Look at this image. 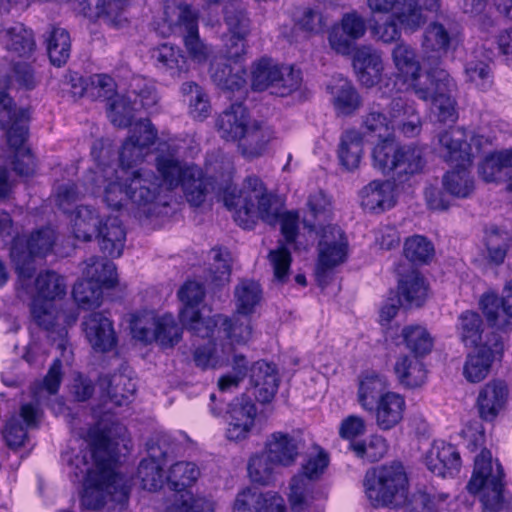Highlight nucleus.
I'll return each instance as SVG.
<instances>
[{
    "label": "nucleus",
    "instance_id": "obj_1",
    "mask_svg": "<svg viewBox=\"0 0 512 512\" xmlns=\"http://www.w3.org/2000/svg\"><path fill=\"white\" fill-rule=\"evenodd\" d=\"M89 450H80L73 457L62 454L75 477L83 476L81 505L88 510H100L108 500L127 502L130 487L123 475L113 469L115 444L110 430L99 425L87 431Z\"/></svg>",
    "mask_w": 512,
    "mask_h": 512
},
{
    "label": "nucleus",
    "instance_id": "obj_2",
    "mask_svg": "<svg viewBox=\"0 0 512 512\" xmlns=\"http://www.w3.org/2000/svg\"><path fill=\"white\" fill-rule=\"evenodd\" d=\"M392 60L396 74L402 79V85L411 88L422 101H431L437 109L440 122L457 119L456 100L453 93L457 84L449 72L441 66L428 65L426 79L428 85L420 81L421 64L416 50L406 43H398L392 50Z\"/></svg>",
    "mask_w": 512,
    "mask_h": 512
},
{
    "label": "nucleus",
    "instance_id": "obj_3",
    "mask_svg": "<svg viewBox=\"0 0 512 512\" xmlns=\"http://www.w3.org/2000/svg\"><path fill=\"white\" fill-rule=\"evenodd\" d=\"M438 142L444 161L454 165V168L443 176L444 190L454 197L468 198L475 186L474 179L468 171L473 155L465 128L453 127L444 130L438 135Z\"/></svg>",
    "mask_w": 512,
    "mask_h": 512
},
{
    "label": "nucleus",
    "instance_id": "obj_4",
    "mask_svg": "<svg viewBox=\"0 0 512 512\" xmlns=\"http://www.w3.org/2000/svg\"><path fill=\"white\" fill-rule=\"evenodd\" d=\"M363 486L366 497L375 508H400L408 500L409 480L400 462L368 469Z\"/></svg>",
    "mask_w": 512,
    "mask_h": 512
},
{
    "label": "nucleus",
    "instance_id": "obj_5",
    "mask_svg": "<svg viewBox=\"0 0 512 512\" xmlns=\"http://www.w3.org/2000/svg\"><path fill=\"white\" fill-rule=\"evenodd\" d=\"M155 167L166 195L180 186L192 206L199 207L204 203L208 182L200 167L187 164L170 154L157 155Z\"/></svg>",
    "mask_w": 512,
    "mask_h": 512
},
{
    "label": "nucleus",
    "instance_id": "obj_6",
    "mask_svg": "<svg viewBox=\"0 0 512 512\" xmlns=\"http://www.w3.org/2000/svg\"><path fill=\"white\" fill-rule=\"evenodd\" d=\"M372 165L384 175L392 174L399 182H405L423 171L426 160L421 147L401 144L395 137H388L374 146Z\"/></svg>",
    "mask_w": 512,
    "mask_h": 512
},
{
    "label": "nucleus",
    "instance_id": "obj_7",
    "mask_svg": "<svg viewBox=\"0 0 512 512\" xmlns=\"http://www.w3.org/2000/svg\"><path fill=\"white\" fill-rule=\"evenodd\" d=\"M0 129L6 132L7 143L14 150L13 171L21 177L33 176L35 157L24 147L29 134L25 112L16 109L14 100L5 91H0Z\"/></svg>",
    "mask_w": 512,
    "mask_h": 512
},
{
    "label": "nucleus",
    "instance_id": "obj_8",
    "mask_svg": "<svg viewBox=\"0 0 512 512\" xmlns=\"http://www.w3.org/2000/svg\"><path fill=\"white\" fill-rule=\"evenodd\" d=\"M505 473L500 462L493 465L490 450L484 448L475 457L472 476L466 489L479 495L484 512H499L504 507Z\"/></svg>",
    "mask_w": 512,
    "mask_h": 512
},
{
    "label": "nucleus",
    "instance_id": "obj_9",
    "mask_svg": "<svg viewBox=\"0 0 512 512\" xmlns=\"http://www.w3.org/2000/svg\"><path fill=\"white\" fill-rule=\"evenodd\" d=\"M35 288L30 304L31 316L36 325L50 331L55 323L53 302L66 295L64 278L55 271L46 270L36 277Z\"/></svg>",
    "mask_w": 512,
    "mask_h": 512
},
{
    "label": "nucleus",
    "instance_id": "obj_10",
    "mask_svg": "<svg viewBox=\"0 0 512 512\" xmlns=\"http://www.w3.org/2000/svg\"><path fill=\"white\" fill-rule=\"evenodd\" d=\"M348 249V239L339 226L327 225L322 229L315 270L316 280L320 286L328 285L333 269L346 261Z\"/></svg>",
    "mask_w": 512,
    "mask_h": 512
},
{
    "label": "nucleus",
    "instance_id": "obj_11",
    "mask_svg": "<svg viewBox=\"0 0 512 512\" xmlns=\"http://www.w3.org/2000/svg\"><path fill=\"white\" fill-rule=\"evenodd\" d=\"M134 339L144 343H157L161 348H172L182 339L183 329L170 314L160 317L134 315L130 323Z\"/></svg>",
    "mask_w": 512,
    "mask_h": 512
},
{
    "label": "nucleus",
    "instance_id": "obj_12",
    "mask_svg": "<svg viewBox=\"0 0 512 512\" xmlns=\"http://www.w3.org/2000/svg\"><path fill=\"white\" fill-rule=\"evenodd\" d=\"M329 464L328 454L321 450L317 455L310 457L302 466V475L293 477L290 484L289 502L292 512H323V505L315 503L310 493L307 480L318 479Z\"/></svg>",
    "mask_w": 512,
    "mask_h": 512
},
{
    "label": "nucleus",
    "instance_id": "obj_13",
    "mask_svg": "<svg viewBox=\"0 0 512 512\" xmlns=\"http://www.w3.org/2000/svg\"><path fill=\"white\" fill-rule=\"evenodd\" d=\"M126 188L129 200L147 215L153 205H168V195L158 175L150 169L139 168L126 173Z\"/></svg>",
    "mask_w": 512,
    "mask_h": 512
},
{
    "label": "nucleus",
    "instance_id": "obj_14",
    "mask_svg": "<svg viewBox=\"0 0 512 512\" xmlns=\"http://www.w3.org/2000/svg\"><path fill=\"white\" fill-rule=\"evenodd\" d=\"M267 193L264 182L256 175L247 176L240 195L225 193L224 205L234 210V220L243 229H253L256 224L255 200Z\"/></svg>",
    "mask_w": 512,
    "mask_h": 512
},
{
    "label": "nucleus",
    "instance_id": "obj_15",
    "mask_svg": "<svg viewBox=\"0 0 512 512\" xmlns=\"http://www.w3.org/2000/svg\"><path fill=\"white\" fill-rule=\"evenodd\" d=\"M462 39L452 26L434 21L428 24L423 33L422 48L428 65L440 66L441 59L449 52H455Z\"/></svg>",
    "mask_w": 512,
    "mask_h": 512
},
{
    "label": "nucleus",
    "instance_id": "obj_16",
    "mask_svg": "<svg viewBox=\"0 0 512 512\" xmlns=\"http://www.w3.org/2000/svg\"><path fill=\"white\" fill-rule=\"evenodd\" d=\"M504 354L502 337L487 338L483 345L469 352L463 365V376L470 383L482 382L489 375L496 360Z\"/></svg>",
    "mask_w": 512,
    "mask_h": 512
},
{
    "label": "nucleus",
    "instance_id": "obj_17",
    "mask_svg": "<svg viewBox=\"0 0 512 512\" xmlns=\"http://www.w3.org/2000/svg\"><path fill=\"white\" fill-rule=\"evenodd\" d=\"M366 23L357 12L345 13L339 25L329 31L328 41L331 48L338 54L349 55L354 49L356 40L364 36Z\"/></svg>",
    "mask_w": 512,
    "mask_h": 512
},
{
    "label": "nucleus",
    "instance_id": "obj_18",
    "mask_svg": "<svg viewBox=\"0 0 512 512\" xmlns=\"http://www.w3.org/2000/svg\"><path fill=\"white\" fill-rule=\"evenodd\" d=\"M368 6L375 12H393L406 32H415L426 22L418 0H367Z\"/></svg>",
    "mask_w": 512,
    "mask_h": 512
},
{
    "label": "nucleus",
    "instance_id": "obj_19",
    "mask_svg": "<svg viewBox=\"0 0 512 512\" xmlns=\"http://www.w3.org/2000/svg\"><path fill=\"white\" fill-rule=\"evenodd\" d=\"M83 331L88 343L96 352L106 353L117 345L113 321L103 312H91L84 317Z\"/></svg>",
    "mask_w": 512,
    "mask_h": 512
},
{
    "label": "nucleus",
    "instance_id": "obj_20",
    "mask_svg": "<svg viewBox=\"0 0 512 512\" xmlns=\"http://www.w3.org/2000/svg\"><path fill=\"white\" fill-rule=\"evenodd\" d=\"M455 332L459 342L466 348H478L487 338L501 337L493 327H487L478 312L472 310H465L458 315Z\"/></svg>",
    "mask_w": 512,
    "mask_h": 512
},
{
    "label": "nucleus",
    "instance_id": "obj_21",
    "mask_svg": "<svg viewBox=\"0 0 512 512\" xmlns=\"http://www.w3.org/2000/svg\"><path fill=\"white\" fill-rule=\"evenodd\" d=\"M224 20L231 32L225 43V56L229 60L238 62L246 53L245 37L248 33V24L242 9L235 8L234 3L224 6Z\"/></svg>",
    "mask_w": 512,
    "mask_h": 512
},
{
    "label": "nucleus",
    "instance_id": "obj_22",
    "mask_svg": "<svg viewBox=\"0 0 512 512\" xmlns=\"http://www.w3.org/2000/svg\"><path fill=\"white\" fill-rule=\"evenodd\" d=\"M425 465L437 476L453 477L460 470L461 457L454 445L443 441L434 442L425 456Z\"/></svg>",
    "mask_w": 512,
    "mask_h": 512
},
{
    "label": "nucleus",
    "instance_id": "obj_23",
    "mask_svg": "<svg viewBox=\"0 0 512 512\" xmlns=\"http://www.w3.org/2000/svg\"><path fill=\"white\" fill-rule=\"evenodd\" d=\"M147 451L149 457L140 461L137 475L143 489L158 491L163 487L166 480L164 478L163 465L167 451L162 450L159 444L155 445L152 441L147 443Z\"/></svg>",
    "mask_w": 512,
    "mask_h": 512
},
{
    "label": "nucleus",
    "instance_id": "obj_24",
    "mask_svg": "<svg viewBox=\"0 0 512 512\" xmlns=\"http://www.w3.org/2000/svg\"><path fill=\"white\" fill-rule=\"evenodd\" d=\"M353 67L359 82L367 88L378 84L384 69L381 54L371 46H361L355 50Z\"/></svg>",
    "mask_w": 512,
    "mask_h": 512
},
{
    "label": "nucleus",
    "instance_id": "obj_25",
    "mask_svg": "<svg viewBox=\"0 0 512 512\" xmlns=\"http://www.w3.org/2000/svg\"><path fill=\"white\" fill-rule=\"evenodd\" d=\"M154 66L172 78H180L189 70L188 61L182 49L174 44H160L150 52Z\"/></svg>",
    "mask_w": 512,
    "mask_h": 512
},
{
    "label": "nucleus",
    "instance_id": "obj_26",
    "mask_svg": "<svg viewBox=\"0 0 512 512\" xmlns=\"http://www.w3.org/2000/svg\"><path fill=\"white\" fill-rule=\"evenodd\" d=\"M249 112L241 102L232 103L217 118L216 127L226 141L241 140L248 128Z\"/></svg>",
    "mask_w": 512,
    "mask_h": 512
},
{
    "label": "nucleus",
    "instance_id": "obj_27",
    "mask_svg": "<svg viewBox=\"0 0 512 512\" xmlns=\"http://www.w3.org/2000/svg\"><path fill=\"white\" fill-rule=\"evenodd\" d=\"M398 302L408 308L421 307L428 298L429 285L417 270L403 274L398 280Z\"/></svg>",
    "mask_w": 512,
    "mask_h": 512
},
{
    "label": "nucleus",
    "instance_id": "obj_28",
    "mask_svg": "<svg viewBox=\"0 0 512 512\" xmlns=\"http://www.w3.org/2000/svg\"><path fill=\"white\" fill-rule=\"evenodd\" d=\"M508 397L507 385L500 380L488 382L479 392L477 407L480 417L485 421L494 420L504 408Z\"/></svg>",
    "mask_w": 512,
    "mask_h": 512
},
{
    "label": "nucleus",
    "instance_id": "obj_29",
    "mask_svg": "<svg viewBox=\"0 0 512 512\" xmlns=\"http://www.w3.org/2000/svg\"><path fill=\"white\" fill-rule=\"evenodd\" d=\"M250 383L255 389L256 399L261 403H269L279 386L275 365L264 360L255 362L251 368Z\"/></svg>",
    "mask_w": 512,
    "mask_h": 512
},
{
    "label": "nucleus",
    "instance_id": "obj_30",
    "mask_svg": "<svg viewBox=\"0 0 512 512\" xmlns=\"http://www.w3.org/2000/svg\"><path fill=\"white\" fill-rule=\"evenodd\" d=\"M95 236L105 255L113 258L121 256L125 246L126 231L118 217H107L104 222H100Z\"/></svg>",
    "mask_w": 512,
    "mask_h": 512
},
{
    "label": "nucleus",
    "instance_id": "obj_31",
    "mask_svg": "<svg viewBox=\"0 0 512 512\" xmlns=\"http://www.w3.org/2000/svg\"><path fill=\"white\" fill-rule=\"evenodd\" d=\"M389 388V382L385 375L374 371H363L359 376L357 398L361 407L372 412L378 399Z\"/></svg>",
    "mask_w": 512,
    "mask_h": 512
},
{
    "label": "nucleus",
    "instance_id": "obj_32",
    "mask_svg": "<svg viewBox=\"0 0 512 512\" xmlns=\"http://www.w3.org/2000/svg\"><path fill=\"white\" fill-rule=\"evenodd\" d=\"M406 402L402 395L395 392H386L374 406L376 424L381 430H390L403 419Z\"/></svg>",
    "mask_w": 512,
    "mask_h": 512
},
{
    "label": "nucleus",
    "instance_id": "obj_33",
    "mask_svg": "<svg viewBox=\"0 0 512 512\" xmlns=\"http://www.w3.org/2000/svg\"><path fill=\"white\" fill-rule=\"evenodd\" d=\"M364 154L363 134L357 129H348L341 134L338 146L340 164L348 171L359 167Z\"/></svg>",
    "mask_w": 512,
    "mask_h": 512
},
{
    "label": "nucleus",
    "instance_id": "obj_34",
    "mask_svg": "<svg viewBox=\"0 0 512 512\" xmlns=\"http://www.w3.org/2000/svg\"><path fill=\"white\" fill-rule=\"evenodd\" d=\"M394 184L389 180H373L361 192L362 205L373 212L394 206Z\"/></svg>",
    "mask_w": 512,
    "mask_h": 512
},
{
    "label": "nucleus",
    "instance_id": "obj_35",
    "mask_svg": "<svg viewBox=\"0 0 512 512\" xmlns=\"http://www.w3.org/2000/svg\"><path fill=\"white\" fill-rule=\"evenodd\" d=\"M221 314L212 317H203L200 310H180L179 320L182 326L193 335L208 338L209 341L220 339L218 329L220 328Z\"/></svg>",
    "mask_w": 512,
    "mask_h": 512
},
{
    "label": "nucleus",
    "instance_id": "obj_36",
    "mask_svg": "<svg viewBox=\"0 0 512 512\" xmlns=\"http://www.w3.org/2000/svg\"><path fill=\"white\" fill-rule=\"evenodd\" d=\"M298 442L289 433L274 432L266 443V452L270 459L282 466L292 465L298 456Z\"/></svg>",
    "mask_w": 512,
    "mask_h": 512
},
{
    "label": "nucleus",
    "instance_id": "obj_37",
    "mask_svg": "<svg viewBox=\"0 0 512 512\" xmlns=\"http://www.w3.org/2000/svg\"><path fill=\"white\" fill-rule=\"evenodd\" d=\"M101 387L107 392L109 401L115 406L128 405L134 399L136 383L123 373H116L100 379Z\"/></svg>",
    "mask_w": 512,
    "mask_h": 512
},
{
    "label": "nucleus",
    "instance_id": "obj_38",
    "mask_svg": "<svg viewBox=\"0 0 512 512\" xmlns=\"http://www.w3.org/2000/svg\"><path fill=\"white\" fill-rule=\"evenodd\" d=\"M250 316L241 315L237 312L232 317L221 314L218 337L237 344L247 343L252 338L253 333Z\"/></svg>",
    "mask_w": 512,
    "mask_h": 512
},
{
    "label": "nucleus",
    "instance_id": "obj_39",
    "mask_svg": "<svg viewBox=\"0 0 512 512\" xmlns=\"http://www.w3.org/2000/svg\"><path fill=\"white\" fill-rule=\"evenodd\" d=\"M394 372L401 385L406 388H417L422 386L427 379V370L418 357L403 355L399 357L394 365Z\"/></svg>",
    "mask_w": 512,
    "mask_h": 512
},
{
    "label": "nucleus",
    "instance_id": "obj_40",
    "mask_svg": "<svg viewBox=\"0 0 512 512\" xmlns=\"http://www.w3.org/2000/svg\"><path fill=\"white\" fill-rule=\"evenodd\" d=\"M484 245L489 263L499 266L512 245V236L507 230L491 225L485 229Z\"/></svg>",
    "mask_w": 512,
    "mask_h": 512
},
{
    "label": "nucleus",
    "instance_id": "obj_41",
    "mask_svg": "<svg viewBox=\"0 0 512 512\" xmlns=\"http://www.w3.org/2000/svg\"><path fill=\"white\" fill-rule=\"evenodd\" d=\"M361 127L366 134L379 138V141L394 137V124L383 112V106L377 102L368 105L367 112L362 117Z\"/></svg>",
    "mask_w": 512,
    "mask_h": 512
},
{
    "label": "nucleus",
    "instance_id": "obj_42",
    "mask_svg": "<svg viewBox=\"0 0 512 512\" xmlns=\"http://www.w3.org/2000/svg\"><path fill=\"white\" fill-rule=\"evenodd\" d=\"M45 42L51 64L55 67L64 66L71 54L69 32L62 27L52 26L47 32Z\"/></svg>",
    "mask_w": 512,
    "mask_h": 512
},
{
    "label": "nucleus",
    "instance_id": "obj_43",
    "mask_svg": "<svg viewBox=\"0 0 512 512\" xmlns=\"http://www.w3.org/2000/svg\"><path fill=\"white\" fill-rule=\"evenodd\" d=\"M246 70L241 66L232 67L226 62H216L211 66V79L224 91H239L246 84Z\"/></svg>",
    "mask_w": 512,
    "mask_h": 512
},
{
    "label": "nucleus",
    "instance_id": "obj_44",
    "mask_svg": "<svg viewBox=\"0 0 512 512\" xmlns=\"http://www.w3.org/2000/svg\"><path fill=\"white\" fill-rule=\"evenodd\" d=\"M272 131L269 127L262 124H254L247 128L242 141L239 145L241 153L247 158H256L261 156L270 140Z\"/></svg>",
    "mask_w": 512,
    "mask_h": 512
},
{
    "label": "nucleus",
    "instance_id": "obj_45",
    "mask_svg": "<svg viewBox=\"0 0 512 512\" xmlns=\"http://www.w3.org/2000/svg\"><path fill=\"white\" fill-rule=\"evenodd\" d=\"M83 274L101 288H113L118 281L116 265L107 258L92 256L86 261Z\"/></svg>",
    "mask_w": 512,
    "mask_h": 512
},
{
    "label": "nucleus",
    "instance_id": "obj_46",
    "mask_svg": "<svg viewBox=\"0 0 512 512\" xmlns=\"http://www.w3.org/2000/svg\"><path fill=\"white\" fill-rule=\"evenodd\" d=\"M6 39V49L17 53L19 56L30 55L35 49V41L32 30L27 29L22 23L0 30Z\"/></svg>",
    "mask_w": 512,
    "mask_h": 512
},
{
    "label": "nucleus",
    "instance_id": "obj_47",
    "mask_svg": "<svg viewBox=\"0 0 512 512\" xmlns=\"http://www.w3.org/2000/svg\"><path fill=\"white\" fill-rule=\"evenodd\" d=\"M72 222L75 238L88 242L95 235L101 221H99V215L93 207L80 205L76 207Z\"/></svg>",
    "mask_w": 512,
    "mask_h": 512
},
{
    "label": "nucleus",
    "instance_id": "obj_48",
    "mask_svg": "<svg viewBox=\"0 0 512 512\" xmlns=\"http://www.w3.org/2000/svg\"><path fill=\"white\" fill-rule=\"evenodd\" d=\"M236 312L241 315H251L262 298L259 283L253 280H242L234 291Z\"/></svg>",
    "mask_w": 512,
    "mask_h": 512
},
{
    "label": "nucleus",
    "instance_id": "obj_49",
    "mask_svg": "<svg viewBox=\"0 0 512 512\" xmlns=\"http://www.w3.org/2000/svg\"><path fill=\"white\" fill-rule=\"evenodd\" d=\"M512 168V149L486 156L478 166V174L485 182L501 180L504 169Z\"/></svg>",
    "mask_w": 512,
    "mask_h": 512
},
{
    "label": "nucleus",
    "instance_id": "obj_50",
    "mask_svg": "<svg viewBox=\"0 0 512 512\" xmlns=\"http://www.w3.org/2000/svg\"><path fill=\"white\" fill-rule=\"evenodd\" d=\"M333 105L340 115L353 114L362 104V98L355 86L348 80H341L340 85L332 91Z\"/></svg>",
    "mask_w": 512,
    "mask_h": 512
},
{
    "label": "nucleus",
    "instance_id": "obj_51",
    "mask_svg": "<svg viewBox=\"0 0 512 512\" xmlns=\"http://www.w3.org/2000/svg\"><path fill=\"white\" fill-rule=\"evenodd\" d=\"M401 337L406 348L415 357L429 354L433 348V338L426 328L420 325H409L402 329Z\"/></svg>",
    "mask_w": 512,
    "mask_h": 512
},
{
    "label": "nucleus",
    "instance_id": "obj_52",
    "mask_svg": "<svg viewBox=\"0 0 512 512\" xmlns=\"http://www.w3.org/2000/svg\"><path fill=\"white\" fill-rule=\"evenodd\" d=\"M279 64L272 58L262 57L255 61L251 71V87L254 91L272 89L276 76L280 75Z\"/></svg>",
    "mask_w": 512,
    "mask_h": 512
},
{
    "label": "nucleus",
    "instance_id": "obj_53",
    "mask_svg": "<svg viewBox=\"0 0 512 512\" xmlns=\"http://www.w3.org/2000/svg\"><path fill=\"white\" fill-rule=\"evenodd\" d=\"M199 475L200 471L196 464L179 461L170 467L166 476V482L171 490L181 492L195 483Z\"/></svg>",
    "mask_w": 512,
    "mask_h": 512
},
{
    "label": "nucleus",
    "instance_id": "obj_54",
    "mask_svg": "<svg viewBox=\"0 0 512 512\" xmlns=\"http://www.w3.org/2000/svg\"><path fill=\"white\" fill-rule=\"evenodd\" d=\"M404 256L416 265L428 264L435 254L433 243L423 235H413L404 242Z\"/></svg>",
    "mask_w": 512,
    "mask_h": 512
},
{
    "label": "nucleus",
    "instance_id": "obj_55",
    "mask_svg": "<svg viewBox=\"0 0 512 512\" xmlns=\"http://www.w3.org/2000/svg\"><path fill=\"white\" fill-rule=\"evenodd\" d=\"M135 111V102H133L129 94L127 96L117 95L115 98L110 99L108 117L116 127L127 128L131 126Z\"/></svg>",
    "mask_w": 512,
    "mask_h": 512
},
{
    "label": "nucleus",
    "instance_id": "obj_56",
    "mask_svg": "<svg viewBox=\"0 0 512 512\" xmlns=\"http://www.w3.org/2000/svg\"><path fill=\"white\" fill-rule=\"evenodd\" d=\"M25 252L34 257H44L52 251L55 243V232L49 227L40 228L30 234L28 238L19 236Z\"/></svg>",
    "mask_w": 512,
    "mask_h": 512
},
{
    "label": "nucleus",
    "instance_id": "obj_57",
    "mask_svg": "<svg viewBox=\"0 0 512 512\" xmlns=\"http://www.w3.org/2000/svg\"><path fill=\"white\" fill-rule=\"evenodd\" d=\"M19 237L13 239V244L10 248V257L15 264V270L19 281L24 285L26 281H30L35 274L36 267L34 256L25 252Z\"/></svg>",
    "mask_w": 512,
    "mask_h": 512
},
{
    "label": "nucleus",
    "instance_id": "obj_58",
    "mask_svg": "<svg viewBox=\"0 0 512 512\" xmlns=\"http://www.w3.org/2000/svg\"><path fill=\"white\" fill-rule=\"evenodd\" d=\"M102 294V288L87 276L77 281L72 290L74 300L83 309L99 306Z\"/></svg>",
    "mask_w": 512,
    "mask_h": 512
},
{
    "label": "nucleus",
    "instance_id": "obj_59",
    "mask_svg": "<svg viewBox=\"0 0 512 512\" xmlns=\"http://www.w3.org/2000/svg\"><path fill=\"white\" fill-rule=\"evenodd\" d=\"M349 447L358 458L371 463L382 459L388 450L385 438L380 435H372L368 442H352Z\"/></svg>",
    "mask_w": 512,
    "mask_h": 512
},
{
    "label": "nucleus",
    "instance_id": "obj_60",
    "mask_svg": "<svg viewBox=\"0 0 512 512\" xmlns=\"http://www.w3.org/2000/svg\"><path fill=\"white\" fill-rule=\"evenodd\" d=\"M276 464L270 459V455L267 452L266 454L252 456L247 467L251 481L260 485H269L273 480L274 466Z\"/></svg>",
    "mask_w": 512,
    "mask_h": 512
},
{
    "label": "nucleus",
    "instance_id": "obj_61",
    "mask_svg": "<svg viewBox=\"0 0 512 512\" xmlns=\"http://www.w3.org/2000/svg\"><path fill=\"white\" fill-rule=\"evenodd\" d=\"M14 82L21 89L33 90L37 86V80L32 65L23 61L14 62L10 73L5 77L4 87L11 88Z\"/></svg>",
    "mask_w": 512,
    "mask_h": 512
},
{
    "label": "nucleus",
    "instance_id": "obj_62",
    "mask_svg": "<svg viewBox=\"0 0 512 512\" xmlns=\"http://www.w3.org/2000/svg\"><path fill=\"white\" fill-rule=\"evenodd\" d=\"M280 75L272 85V94L285 97L296 91L302 82L301 71L293 66L280 65Z\"/></svg>",
    "mask_w": 512,
    "mask_h": 512
},
{
    "label": "nucleus",
    "instance_id": "obj_63",
    "mask_svg": "<svg viewBox=\"0 0 512 512\" xmlns=\"http://www.w3.org/2000/svg\"><path fill=\"white\" fill-rule=\"evenodd\" d=\"M282 206L276 195L267 192L255 200L256 218L259 217L269 225H275L283 213Z\"/></svg>",
    "mask_w": 512,
    "mask_h": 512
},
{
    "label": "nucleus",
    "instance_id": "obj_64",
    "mask_svg": "<svg viewBox=\"0 0 512 512\" xmlns=\"http://www.w3.org/2000/svg\"><path fill=\"white\" fill-rule=\"evenodd\" d=\"M129 95L135 104L139 101L141 107L145 109L155 106L159 99L156 87L144 78L133 79Z\"/></svg>",
    "mask_w": 512,
    "mask_h": 512
}]
</instances>
